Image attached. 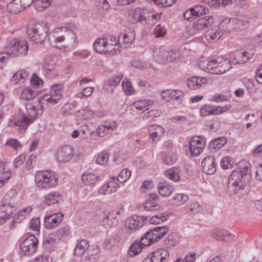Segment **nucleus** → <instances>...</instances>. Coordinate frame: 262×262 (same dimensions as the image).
<instances>
[{"mask_svg":"<svg viewBox=\"0 0 262 262\" xmlns=\"http://www.w3.org/2000/svg\"><path fill=\"white\" fill-rule=\"evenodd\" d=\"M250 178L251 171L248 166L234 170L228 178L227 192L230 195L236 193L249 183Z\"/></svg>","mask_w":262,"mask_h":262,"instance_id":"nucleus-1","label":"nucleus"},{"mask_svg":"<svg viewBox=\"0 0 262 262\" xmlns=\"http://www.w3.org/2000/svg\"><path fill=\"white\" fill-rule=\"evenodd\" d=\"M199 67L207 72L213 74H222L231 68V64L229 60L223 56H219L206 62H201Z\"/></svg>","mask_w":262,"mask_h":262,"instance_id":"nucleus-2","label":"nucleus"},{"mask_svg":"<svg viewBox=\"0 0 262 262\" xmlns=\"http://www.w3.org/2000/svg\"><path fill=\"white\" fill-rule=\"evenodd\" d=\"M39 103V101H34L25 103L26 112L24 113V116L14 122L15 125L18 126L19 130L27 129L36 119L38 114L37 108L40 105Z\"/></svg>","mask_w":262,"mask_h":262,"instance_id":"nucleus-3","label":"nucleus"},{"mask_svg":"<svg viewBox=\"0 0 262 262\" xmlns=\"http://www.w3.org/2000/svg\"><path fill=\"white\" fill-rule=\"evenodd\" d=\"M48 30L46 23H34L27 26V34L31 41L36 43H40L45 40Z\"/></svg>","mask_w":262,"mask_h":262,"instance_id":"nucleus-4","label":"nucleus"},{"mask_svg":"<svg viewBox=\"0 0 262 262\" xmlns=\"http://www.w3.org/2000/svg\"><path fill=\"white\" fill-rule=\"evenodd\" d=\"M70 27H62L55 29L53 37L55 43L64 42L69 45H74L77 36Z\"/></svg>","mask_w":262,"mask_h":262,"instance_id":"nucleus-5","label":"nucleus"},{"mask_svg":"<svg viewBox=\"0 0 262 262\" xmlns=\"http://www.w3.org/2000/svg\"><path fill=\"white\" fill-rule=\"evenodd\" d=\"M37 186L42 188L55 187L58 183V177L51 171H38L35 176Z\"/></svg>","mask_w":262,"mask_h":262,"instance_id":"nucleus-6","label":"nucleus"},{"mask_svg":"<svg viewBox=\"0 0 262 262\" xmlns=\"http://www.w3.org/2000/svg\"><path fill=\"white\" fill-rule=\"evenodd\" d=\"M114 39L115 37L112 36L98 38L94 43V49L99 53L113 55L115 51Z\"/></svg>","mask_w":262,"mask_h":262,"instance_id":"nucleus-7","label":"nucleus"},{"mask_svg":"<svg viewBox=\"0 0 262 262\" xmlns=\"http://www.w3.org/2000/svg\"><path fill=\"white\" fill-rule=\"evenodd\" d=\"M5 48L6 54L11 57H15L26 55L28 51L29 45L26 40L12 39Z\"/></svg>","mask_w":262,"mask_h":262,"instance_id":"nucleus-8","label":"nucleus"},{"mask_svg":"<svg viewBox=\"0 0 262 262\" xmlns=\"http://www.w3.org/2000/svg\"><path fill=\"white\" fill-rule=\"evenodd\" d=\"M244 21L242 20L235 18L226 17L223 19L219 24V29L223 33H231L233 31L240 28Z\"/></svg>","mask_w":262,"mask_h":262,"instance_id":"nucleus-9","label":"nucleus"},{"mask_svg":"<svg viewBox=\"0 0 262 262\" xmlns=\"http://www.w3.org/2000/svg\"><path fill=\"white\" fill-rule=\"evenodd\" d=\"M37 238L34 235H30L20 244V252L25 255H33L37 250Z\"/></svg>","mask_w":262,"mask_h":262,"instance_id":"nucleus-10","label":"nucleus"},{"mask_svg":"<svg viewBox=\"0 0 262 262\" xmlns=\"http://www.w3.org/2000/svg\"><path fill=\"white\" fill-rule=\"evenodd\" d=\"M13 204L5 197L0 204V224H4L12 213Z\"/></svg>","mask_w":262,"mask_h":262,"instance_id":"nucleus-11","label":"nucleus"},{"mask_svg":"<svg viewBox=\"0 0 262 262\" xmlns=\"http://www.w3.org/2000/svg\"><path fill=\"white\" fill-rule=\"evenodd\" d=\"M213 22L214 18L212 16L200 18L193 23L191 31H193V34H197L200 31L211 26Z\"/></svg>","mask_w":262,"mask_h":262,"instance_id":"nucleus-12","label":"nucleus"},{"mask_svg":"<svg viewBox=\"0 0 262 262\" xmlns=\"http://www.w3.org/2000/svg\"><path fill=\"white\" fill-rule=\"evenodd\" d=\"M100 248L97 245H91L82 255L80 262H96L99 257Z\"/></svg>","mask_w":262,"mask_h":262,"instance_id":"nucleus-13","label":"nucleus"},{"mask_svg":"<svg viewBox=\"0 0 262 262\" xmlns=\"http://www.w3.org/2000/svg\"><path fill=\"white\" fill-rule=\"evenodd\" d=\"M74 154L73 149L68 145L59 149L56 153V157L58 161L66 163L69 161Z\"/></svg>","mask_w":262,"mask_h":262,"instance_id":"nucleus-14","label":"nucleus"},{"mask_svg":"<svg viewBox=\"0 0 262 262\" xmlns=\"http://www.w3.org/2000/svg\"><path fill=\"white\" fill-rule=\"evenodd\" d=\"M202 170L207 174H213L216 170V163L212 156L205 157L201 163Z\"/></svg>","mask_w":262,"mask_h":262,"instance_id":"nucleus-15","label":"nucleus"},{"mask_svg":"<svg viewBox=\"0 0 262 262\" xmlns=\"http://www.w3.org/2000/svg\"><path fill=\"white\" fill-rule=\"evenodd\" d=\"M63 213L59 212L47 216L45 217V226L48 229L56 227L62 220Z\"/></svg>","mask_w":262,"mask_h":262,"instance_id":"nucleus-16","label":"nucleus"},{"mask_svg":"<svg viewBox=\"0 0 262 262\" xmlns=\"http://www.w3.org/2000/svg\"><path fill=\"white\" fill-rule=\"evenodd\" d=\"M213 237L218 241H231L234 235L228 230L223 229H216L212 233Z\"/></svg>","mask_w":262,"mask_h":262,"instance_id":"nucleus-17","label":"nucleus"},{"mask_svg":"<svg viewBox=\"0 0 262 262\" xmlns=\"http://www.w3.org/2000/svg\"><path fill=\"white\" fill-rule=\"evenodd\" d=\"M149 138L152 142H157L164 134V128L158 125H152L148 126Z\"/></svg>","mask_w":262,"mask_h":262,"instance_id":"nucleus-18","label":"nucleus"},{"mask_svg":"<svg viewBox=\"0 0 262 262\" xmlns=\"http://www.w3.org/2000/svg\"><path fill=\"white\" fill-rule=\"evenodd\" d=\"M145 10L141 8L132 9L128 14V20L132 24H136L144 20Z\"/></svg>","mask_w":262,"mask_h":262,"instance_id":"nucleus-19","label":"nucleus"},{"mask_svg":"<svg viewBox=\"0 0 262 262\" xmlns=\"http://www.w3.org/2000/svg\"><path fill=\"white\" fill-rule=\"evenodd\" d=\"M169 231V228L166 226L156 227L147 232V235L151 236L155 242L161 239Z\"/></svg>","mask_w":262,"mask_h":262,"instance_id":"nucleus-20","label":"nucleus"},{"mask_svg":"<svg viewBox=\"0 0 262 262\" xmlns=\"http://www.w3.org/2000/svg\"><path fill=\"white\" fill-rule=\"evenodd\" d=\"M152 262H164L169 256V252L164 248H159L149 254Z\"/></svg>","mask_w":262,"mask_h":262,"instance_id":"nucleus-21","label":"nucleus"},{"mask_svg":"<svg viewBox=\"0 0 262 262\" xmlns=\"http://www.w3.org/2000/svg\"><path fill=\"white\" fill-rule=\"evenodd\" d=\"M91 246L89 242L86 239L77 240L74 250V254L76 256L82 258V255Z\"/></svg>","mask_w":262,"mask_h":262,"instance_id":"nucleus-22","label":"nucleus"},{"mask_svg":"<svg viewBox=\"0 0 262 262\" xmlns=\"http://www.w3.org/2000/svg\"><path fill=\"white\" fill-rule=\"evenodd\" d=\"M158 200V196L156 193H150L146 201L144 204V207L146 210L154 211L157 210L160 208L159 205L157 201Z\"/></svg>","mask_w":262,"mask_h":262,"instance_id":"nucleus-23","label":"nucleus"},{"mask_svg":"<svg viewBox=\"0 0 262 262\" xmlns=\"http://www.w3.org/2000/svg\"><path fill=\"white\" fill-rule=\"evenodd\" d=\"M155 104L154 100L151 99H144L140 100L135 102L131 105V107L133 110L135 108L140 111L148 110L149 107L152 106Z\"/></svg>","mask_w":262,"mask_h":262,"instance_id":"nucleus-24","label":"nucleus"},{"mask_svg":"<svg viewBox=\"0 0 262 262\" xmlns=\"http://www.w3.org/2000/svg\"><path fill=\"white\" fill-rule=\"evenodd\" d=\"M62 201L60 193L57 191H52L45 196L44 202L46 204L51 205L58 204Z\"/></svg>","mask_w":262,"mask_h":262,"instance_id":"nucleus-25","label":"nucleus"},{"mask_svg":"<svg viewBox=\"0 0 262 262\" xmlns=\"http://www.w3.org/2000/svg\"><path fill=\"white\" fill-rule=\"evenodd\" d=\"M227 143V139L224 137L215 138L209 143V148L212 152L221 149Z\"/></svg>","mask_w":262,"mask_h":262,"instance_id":"nucleus-26","label":"nucleus"},{"mask_svg":"<svg viewBox=\"0 0 262 262\" xmlns=\"http://www.w3.org/2000/svg\"><path fill=\"white\" fill-rule=\"evenodd\" d=\"M143 225V221L139 216L134 215L127 220L125 226L131 230L138 229Z\"/></svg>","mask_w":262,"mask_h":262,"instance_id":"nucleus-27","label":"nucleus"},{"mask_svg":"<svg viewBox=\"0 0 262 262\" xmlns=\"http://www.w3.org/2000/svg\"><path fill=\"white\" fill-rule=\"evenodd\" d=\"M207 80L202 77H191L188 79L187 83L188 86L191 89H196L204 83H206Z\"/></svg>","mask_w":262,"mask_h":262,"instance_id":"nucleus-28","label":"nucleus"},{"mask_svg":"<svg viewBox=\"0 0 262 262\" xmlns=\"http://www.w3.org/2000/svg\"><path fill=\"white\" fill-rule=\"evenodd\" d=\"M25 7L17 0H13L7 5L8 12L11 14H17L25 9Z\"/></svg>","mask_w":262,"mask_h":262,"instance_id":"nucleus-29","label":"nucleus"},{"mask_svg":"<svg viewBox=\"0 0 262 262\" xmlns=\"http://www.w3.org/2000/svg\"><path fill=\"white\" fill-rule=\"evenodd\" d=\"M223 35L220 29L210 28L206 33V38L208 41H214L217 40Z\"/></svg>","mask_w":262,"mask_h":262,"instance_id":"nucleus-30","label":"nucleus"},{"mask_svg":"<svg viewBox=\"0 0 262 262\" xmlns=\"http://www.w3.org/2000/svg\"><path fill=\"white\" fill-rule=\"evenodd\" d=\"M81 181L84 185L93 186L98 181V179L94 173L86 172L82 175Z\"/></svg>","mask_w":262,"mask_h":262,"instance_id":"nucleus-31","label":"nucleus"},{"mask_svg":"<svg viewBox=\"0 0 262 262\" xmlns=\"http://www.w3.org/2000/svg\"><path fill=\"white\" fill-rule=\"evenodd\" d=\"M28 77V74L25 71H18L12 77L11 80L15 84H21Z\"/></svg>","mask_w":262,"mask_h":262,"instance_id":"nucleus-32","label":"nucleus"},{"mask_svg":"<svg viewBox=\"0 0 262 262\" xmlns=\"http://www.w3.org/2000/svg\"><path fill=\"white\" fill-rule=\"evenodd\" d=\"M189 146L191 155L194 157H196L200 155L203 151L205 147V144L204 143L197 144L194 142H189Z\"/></svg>","mask_w":262,"mask_h":262,"instance_id":"nucleus-33","label":"nucleus"},{"mask_svg":"<svg viewBox=\"0 0 262 262\" xmlns=\"http://www.w3.org/2000/svg\"><path fill=\"white\" fill-rule=\"evenodd\" d=\"M179 242V237L176 233L168 235L164 240V245L167 248H171L176 246Z\"/></svg>","mask_w":262,"mask_h":262,"instance_id":"nucleus-34","label":"nucleus"},{"mask_svg":"<svg viewBox=\"0 0 262 262\" xmlns=\"http://www.w3.org/2000/svg\"><path fill=\"white\" fill-rule=\"evenodd\" d=\"M115 189V183L113 181L103 185L98 190L99 194L108 195L112 193Z\"/></svg>","mask_w":262,"mask_h":262,"instance_id":"nucleus-35","label":"nucleus"},{"mask_svg":"<svg viewBox=\"0 0 262 262\" xmlns=\"http://www.w3.org/2000/svg\"><path fill=\"white\" fill-rule=\"evenodd\" d=\"M251 57V54L244 51L236 55L234 57V60L237 64H243L248 62Z\"/></svg>","mask_w":262,"mask_h":262,"instance_id":"nucleus-36","label":"nucleus"},{"mask_svg":"<svg viewBox=\"0 0 262 262\" xmlns=\"http://www.w3.org/2000/svg\"><path fill=\"white\" fill-rule=\"evenodd\" d=\"M186 209L193 214H196L203 211V206L199 202L193 201L186 207Z\"/></svg>","mask_w":262,"mask_h":262,"instance_id":"nucleus-37","label":"nucleus"},{"mask_svg":"<svg viewBox=\"0 0 262 262\" xmlns=\"http://www.w3.org/2000/svg\"><path fill=\"white\" fill-rule=\"evenodd\" d=\"M37 92L30 88H26L22 91L20 97L23 99L31 100L37 96Z\"/></svg>","mask_w":262,"mask_h":262,"instance_id":"nucleus-38","label":"nucleus"},{"mask_svg":"<svg viewBox=\"0 0 262 262\" xmlns=\"http://www.w3.org/2000/svg\"><path fill=\"white\" fill-rule=\"evenodd\" d=\"M188 199V197L187 194L184 193H177L175 196L172 199V204L176 206H179L183 204Z\"/></svg>","mask_w":262,"mask_h":262,"instance_id":"nucleus-39","label":"nucleus"},{"mask_svg":"<svg viewBox=\"0 0 262 262\" xmlns=\"http://www.w3.org/2000/svg\"><path fill=\"white\" fill-rule=\"evenodd\" d=\"M166 177L173 181L177 182L179 180V170L176 167H173L165 171Z\"/></svg>","mask_w":262,"mask_h":262,"instance_id":"nucleus-40","label":"nucleus"},{"mask_svg":"<svg viewBox=\"0 0 262 262\" xmlns=\"http://www.w3.org/2000/svg\"><path fill=\"white\" fill-rule=\"evenodd\" d=\"M159 194L164 197L169 196L173 191V188L169 185H159L158 186Z\"/></svg>","mask_w":262,"mask_h":262,"instance_id":"nucleus-41","label":"nucleus"},{"mask_svg":"<svg viewBox=\"0 0 262 262\" xmlns=\"http://www.w3.org/2000/svg\"><path fill=\"white\" fill-rule=\"evenodd\" d=\"M122 85L124 92L127 95H133L135 93V90L129 80L126 79L122 82Z\"/></svg>","mask_w":262,"mask_h":262,"instance_id":"nucleus-42","label":"nucleus"},{"mask_svg":"<svg viewBox=\"0 0 262 262\" xmlns=\"http://www.w3.org/2000/svg\"><path fill=\"white\" fill-rule=\"evenodd\" d=\"M208 11L205 6L198 5L195 6L193 8H190V11L193 16H200L205 14Z\"/></svg>","mask_w":262,"mask_h":262,"instance_id":"nucleus-43","label":"nucleus"},{"mask_svg":"<svg viewBox=\"0 0 262 262\" xmlns=\"http://www.w3.org/2000/svg\"><path fill=\"white\" fill-rule=\"evenodd\" d=\"M142 246L139 242H135L130 247L128 254L130 256H133L139 254L143 249Z\"/></svg>","mask_w":262,"mask_h":262,"instance_id":"nucleus-44","label":"nucleus"},{"mask_svg":"<svg viewBox=\"0 0 262 262\" xmlns=\"http://www.w3.org/2000/svg\"><path fill=\"white\" fill-rule=\"evenodd\" d=\"M51 1V0H36L34 2L35 8L38 11H42L50 5Z\"/></svg>","mask_w":262,"mask_h":262,"instance_id":"nucleus-45","label":"nucleus"},{"mask_svg":"<svg viewBox=\"0 0 262 262\" xmlns=\"http://www.w3.org/2000/svg\"><path fill=\"white\" fill-rule=\"evenodd\" d=\"M168 218V215H166L163 213H159L151 217L150 223L153 224H159L166 221Z\"/></svg>","mask_w":262,"mask_h":262,"instance_id":"nucleus-46","label":"nucleus"},{"mask_svg":"<svg viewBox=\"0 0 262 262\" xmlns=\"http://www.w3.org/2000/svg\"><path fill=\"white\" fill-rule=\"evenodd\" d=\"M183 97V92L179 90L171 89L170 100H173L176 102L181 101Z\"/></svg>","mask_w":262,"mask_h":262,"instance_id":"nucleus-47","label":"nucleus"},{"mask_svg":"<svg viewBox=\"0 0 262 262\" xmlns=\"http://www.w3.org/2000/svg\"><path fill=\"white\" fill-rule=\"evenodd\" d=\"M131 172L127 169H123L117 177V180L120 183L126 182L130 177Z\"/></svg>","mask_w":262,"mask_h":262,"instance_id":"nucleus-48","label":"nucleus"},{"mask_svg":"<svg viewBox=\"0 0 262 262\" xmlns=\"http://www.w3.org/2000/svg\"><path fill=\"white\" fill-rule=\"evenodd\" d=\"M160 112L157 110H151L148 112H146L143 116V118L146 121H150L154 118L158 117L160 116Z\"/></svg>","mask_w":262,"mask_h":262,"instance_id":"nucleus-49","label":"nucleus"},{"mask_svg":"<svg viewBox=\"0 0 262 262\" xmlns=\"http://www.w3.org/2000/svg\"><path fill=\"white\" fill-rule=\"evenodd\" d=\"M94 88L93 87H85L84 88L82 92H79L75 95L76 97L84 98L90 96L93 93Z\"/></svg>","mask_w":262,"mask_h":262,"instance_id":"nucleus-50","label":"nucleus"},{"mask_svg":"<svg viewBox=\"0 0 262 262\" xmlns=\"http://www.w3.org/2000/svg\"><path fill=\"white\" fill-rule=\"evenodd\" d=\"M32 208L30 206H27L22 210H20L17 214V222H20L23 220L26 216L32 211Z\"/></svg>","mask_w":262,"mask_h":262,"instance_id":"nucleus-51","label":"nucleus"},{"mask_svg":"<svg viewBox=\"0 0 262 262\" xmlns=\"http://www.w3.org/2000/svg\"><path fill=\"white\" fill-rule=\"evenodd\" d=\"M104 90L108 93H112L115 89V78H112L106 81L104 85Z\"/></svg>","mask_w":262,"mask_h":262,"instance_id":"nucleus-52","label":"nucleus"},{"mask_svg":"<svg viewBox=\"0 0 262 262\" xmlns=\"http://www.w3.org/2000/svg\"><path fill=\"white\" fill-rule=\"evenodd\" d=\"M234 162L228 157H224L221 161V166L222 168L227 169L233 167Z\"/></svg>","mask_w":262,"mask_h":262,"instance_id":"nucleus-53","label":"nucleus"},{"mask_svg":"<svg viewBox=\"0 0 262 262\" xmlns=\"http://www.w3.org/2000/svg\"><path fill=\"white\" fill-rule=\"evenodd\" d=\"M206 2L208 4L215 7L221 5L224 7L229 3H231V0H206Z\"/></svg>","mask_w":262,"mask_h":262,"instance_id":"nucleus-54","label":"nucleus"},{"mask_svg":"<svg viewBox=\"0 0 262 262\" xmlns=\"http://www.w3.org/2000/svg\"><path fill=\"white\" fill-rule=\"evenodd\" d=\"M30 229L34 231H36L38 233L39 232L40 224L39 217L32 219L30 222Z\"/></svg>","mask_w":262,"mask_h":262,"instance_id":"nucleus-55","label":"nucleus"},{"mask_svg":"<svg viewBox=\"0 0 262 262\" xmlns=\"http://www.w3.org/2000/svg\"><path fill=\"white\" fill-rule=\"evenodd\" d=\"M108 160V154L105 151L101 152L97 158V162L100 165H105Z\"/></svg>","mask_w":262,"mask_h":262,"instance_id":"nucleus-56","label":"nucleus"},{"mask_svg":"<svg viewBox=\"0 0 262 262\" xmlns=\"http://www.w3.org/2000/svg\"><path fill=\"white\" fill-rule=\"evenodd\" d=\"M231 107L230 105H226L225 106H217L215 108H212L211 107V115H217L221 114L224 112H226L227 111L230 110Z\"/></svg>","mask_w":262,"mask_h":262,"instance_id":"nucleus-57","label":"nucleus"},{"mask_svg":"<svg viewBox=\"0 0 262 262\" xmlns=\"http://www.w3.org/2000/svg\"><path fill=\"white\" fill-rule=\"evenodd\" d=\"M34 101H39L40 105L37 107V111L38 113L40 112H42V108L43 107V104L45 102H49L51 103V99H50V95H46L44 96L42 99H36L33 100L31 102H34Z\"/></svg>","mask_w":262,"mask_h":262,"instance_id":"nucleus-58","label":"nucleus"},{"mask_svg":"<svg viewBox=\"0 0 262 262\" xmlns=\"http://www.w3.org/2000/svg\"><path fill=\"white\" fill-rule=\"evenodd\" d=\"M140 244L143 247L150 245V244L154 243L153 238L151 236L149 237V235H147V232L142 237L140 242Z\"/></svg>","mask_w":262,"mask_h":262,"instance_id":"nucleus-59","label":"nucleus"},{"mask_svg":"<svg viewBox=\"0 0 262 262\" xmlns=\"http://www.w3.org/2000/svg\"><path fill=\"white\" fill-rule=\"evenodd\" d=\"M92 126H93L92 123H90L86 125L82 126L81 128L79 130H78V131L80 132V134H82L81 136L82 137V138H85L86 135L91 134L93 133V132L91 131L90 128Z\"/></svg>","mask_w":262,"mask_h":262,"instance_id":"nucleus-60","label":"nucleus"},{"mask_svg":"<svg viewBox=\"0 0 262 262\" xmlns=\"http://www.w3.org/2000/svg\"><path fill=\"white\" fill-rule=\"evenodd\" d=\"M6 145L10 146L13 147L15 150H17L18 147H21V145L19 142L15 139L10 138L8 139L5 144Z\"/></svg>","mask_w":262,"mask_h":262,"instance_id":"nucleus-61","label":"nucleus"},{"mask_svg":"<svg viewBox=\"0 0 262 262\" xmlns=\"http://www.w3.org/2000/svg\"><path fill=\"white\" fill-rule=\"evenodd\" d=\"M132 66L137 69L145 70L147 68V64L145 62L140 61V60H134L132 61Z\"/></svg>","mask_w":262,"mask_h":262,"instance_id":"nucleus-62","label":"nucleus"},{"mask_svg":"<svg viewBox=\"0 0 262 262\" xmlns=\"http://www.w3.org/2000/svg\"><path fill=\"white\" fill-rule=\"evenodd\" d=\"M43 67L45 71L51 72V71H53L56 70L55 62L52 61L51 64H49V59L47 57L44 59Z\"/></svg>","mask_w":262,"mask_h":262,"instance_id":"nucleus-63","label":"nucleus"},{"mask_svg":"<svg viewBox=\"0 0 262 262\" xmlns=\"http://www.w3.org/2000/svg\"><path fill=\"white\" fill-rule=\"evenodd\" d=\"M166 29L160 25L157 26L154 29V33L157 38L162 37L166 34Z\"/></svg>","mask_w":262,"mask_h":262,"instance_id":"nucleus-64","label":"nucleus"}]
</instances>
